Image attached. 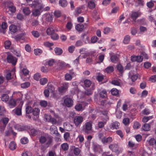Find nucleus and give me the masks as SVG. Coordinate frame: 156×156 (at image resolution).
<instances>
[{"mask_svg": "<svg viewBox=\"0 0 156 156\" xmlns=\"http://www.w3.org/2000/svg\"><path fill=\"white\" fill-rule=\"evenodd\" d=\"M111 94L114 96H117L119 94L118 90L116 88H113L111 91Z\"/></svg>", "mask_w": 156, "mask_h": 156, "instance_id": "c03bdc74", "label": "nucleus"}, {"mask_svg": "<svg viewBox=\"0 0 156 156\" xmlns=\"http://www.w3.org/2000/svg\"><path fill=\"white\" fill-rule=\"evenodd\" d=\"M84 27V25L83 24L79 23L77 24L75 26V29L78 31H81L83 30Z\"/></svg>", "mask_w": 156, "mask_h": 156, "instance_id": "a211bd4d", "label": "nucleus"}, {"mask_svg": "<svg viewBox=\"0 0 156 156\" xmlns=\"http://www.w3.org/2000/svg\"><path fill=\"white\" fill-rule=\"evenodd\" d=\"M82 6L81 7H78L75 10V15L78 16L79 14H80L82 12Z\"/></svg>", "mask_w": 156, "mask_h": 156, "instance_id": "8fccbe9b", "label": "nucleus"}, {"mask_svg": "<svg viewBox=\"0 0 156 156\" xmlns=\"http://www.w3.org/2000/svg\"><path fill=\"white\" fill-rule=\"evenodd\" d=\"M151 118V116H144L143 118L142 121L144 122H147Z\"/></svg>", "mask_w": 156, "mask_h": 156, "instance_id": "0e129e2a", "label": "nucleus"}, {"mask_svg": "<svg viewBox=\"0 0 156 156\" xmlns=\"http://www.w3.org/2000/svg\"><path fill=\"white\" fill-rule=\"evenodd\" d=\"M92 123L90 122H87L85 125V132L87 133H88V131L91 130L92 128Z\"/></svg>", "mask_w": 156, "mask_h": 156, "instance_id": "dca6fc26", "label": "nucleus"}, {"mask_svg": "<svg viewBox=\"0 0 156 156\" xmlns=\"http://www.w3.org/2000/svg\"><path fill=\"white\" fill-rule=\"evenodd\" d=\"M41 78V75L40 73H35L34 76V78L37 81H38Z\"/></svg>", "mask_w": 156, "mask_h": 156, "instance_id": "bf43d9fd", "label": "nucleus"}, {"mask_svg": "<svg viewBox=\"0 0 156 156\" xmlns=\"http://www.w3.org/2000/svg\"><path fill=\"white\" fill-rule=\"evenodd\" d=\"M23 13L25 15H29L30 12V10L29 8L27 7H25L23 9Z\"/></svg>", "mask_w": 156, "mask_h": 156, "instance_id": "bb28decb", "label": "nucleus"}, {"mask_svg": "<svg viewBox=\"0 0 156 156\" xmlns=\"http://www.w3.org/2000/svg\"><path fill=\"white\" fill-rule=\"evenodd\" d=\"M51 38L54 40H56L58 39L59 36L56 33H52V34H51Z\"/></svg>", "mask_w": 156, "mask_h": 156, "instance_id": "864d4df0", "label": "nucleus"}, {"mask_svg": "<svg viewBox=\"0 0 156 156\" xmlns=\"http://www.w3.org/2000/svg\"><path fill=\"white\" fill-rule=\"evenodd\" d=\"M73 77L70 74L67 73L65 76V80L67 81H70L72 80Z\"/></svg>", "mask_w": 156, "mask_h": 156, "instance_id": "a18cd8bd", "label": "nucleus"}, {"mask_svg": "<svg viewBox=\"0 0 156 156\" xmlns=\"http://www.w3.org/2000/svg\"><path fill=\"white\" fill-rule=\"evenodd\" d=\"M32 35L35 37L37 38L40 36L39 33L37 31L34 30L31 32Z\"/></svg>", "mask_w": 156, "mask_h": 156, "instance_id": "4d7b16f0", "label": "nucleus"}, {"mask_svg": "<svg viewBox=\"0 0 156 156\" xmlns=\"http://www.w3.org/2000/svg\"><path fill=\"white\" fill-rule=\"evenodd\" d=\"M110 59L112 62L115 63L118 61V58L117 56L113 55L111 56Z\"/></svg>", "mask_w": 156, "mask_h": 156, "instance_id": "ea45409f", "label": "nucleus"}, {"mask_svg": "<svg viewBox=\"0 0 156 156\" xmlns=\"http://www.w3.org/2000/svg\"><path fill=\"white\" fill-rule=\"evenodd\" d=\"M50 130V133L51 134H56L58 133L57 127L53 125L51 126Z\"/></svg>", "mask_w": 156, "mask_h": 156, "instance_id": "f8f14e48", "label": "nucleus"}, {"mask_svg": "<svg viewBox=\"0 0 156 156\" xmlns=\"http://www.w3.org/2000/svg\"><path fill=\"white\" fill-rule=\"evenodd\" d=\"M11 45V42L9 41H6L4 43V47L6 49L9 48Z\"/></svg>", "mask_w": 156, "mask_h": 156, "instance_id": "6e6d98bb", "label": "nucleus"}, {"mask_svg": "<svg viewBox=\"0 0 156 156\" xmlns=\"http://www.w3.org/2000/svg\"><path fill=\"white\" fill-rule=\"evenodd\" d=\"M83 118L82 116H76L74 117L73 121L75 125L77 126L82 123L83 121Z\"/></svg>", "mask_w": 156, "mask_h": 156, "instance_id": "20e7f679", "label": "nucleus"}, {"mask_svg": "<svg viewBox=\"0 0 156 156\" xmlns=\"http://www.w3.org/2000/svg\"><path fill=\"white\" fill-rule=\"evenodd\" d=\"M54 51L56 55H61L62 53V50L60 48H56L54 49Z\"/></svg>", "mask_w": 156, "mask_h": 156, "instance_id": "473e14b6", "label": "nucleus"}, {"mask_svg": "<svg viewBox=\"0 0 156 156\" xmlns=\"http://www.w3.org/2000/svg\"><path fill=\"white\" fill-rule=\"evenodd\" d=\"M16 145L14 141H11L9 144V148L12 150H13L16 148Z\"/></svg>", "mask_w": 156, "mask_h": 156, "instance_id": "7c9ffc66", "label": "nucleus"}, {"mask_svg": "<svg viewBox=\"0 0 156 156\" xmlns=\"http://www.w3.org/2000/svg\"><path fill=\"white\" fill-rule=\"evenodd\" d=\"M47 89L49 90L50 93H52L53 92L54 89L52 85L50 83H48L47 85Z\"/></svg>", "mask_w": 156, "mask_h": 156, "instance_id": "c9c22d12", "label": "nucleus"}, {"mask_svg": "<svg viewBox=\"0 0 156 156\" xmlns=\"http://www.w3.org/2000/svg\"><path fill=\"white\" fill-rule=\"evenodd\" d=\"M64 102L66 106L70 107L73 105V101L71 98H67L64 99Z\"/></svg>", "mask_w": 156, "mask_h": 156, "instance_id": "0eeeda50", "label": "nucleus"}, {"mask_svg": "<svg viewBox=\"0 0 156 156\" xmlns=\"http://www.w3.org/2000/svg\"><path fill=\"white\" fill-rule=\"evenodd\" d=\"M25 33H22L17 34L14 36V38L16 41H20V40H24L25 39L24 35Z\"/></svg>", "mask_w": 156, "mask_h": 156, "instance_id": "9d476101", "label": "nucleus"}, {"mask_svg": "<svg viewBox=\"0 0 156 156\" xmlns=\"http://www.w3.org/2000/svg\"><path fill=\"white\" fill-rule=\"evenodd\" d=\"M48 79L46 78H43L40 80V83L41 85H44L48 82Z\"/></svg>", "mask_w": 156, "mask_h": 156, "instance_id": "79ce46f5", "label": "nucleus"}, {"mask_svg": "<svg viewBox=\"0 0 156 156\" xmlns=\"http://www.w3.org/2000/svg\"><path fill=\"white\" fill-rule=\"evenodd\" d=\"M84 84L86 87H88L91 85V82L90 80H86L84 81Z\"/></svg>", "mask_w": 156, "mask_h": 156, "instance_id": "49530a36", "label": "nucleus"}, {"mask_svg": "<svg viewBox=\"0 0 156 156\" xmlns=\"http://www.w3.org/2000/svg\"><path fill=\"white\" fill-rule=\"evenodd\" d=\"M7 58L8 62L12 63L13 65L15 66L16 64L17 59L16 57L9 55L7 56Z\"/></svg>", "mask_w": 156, "mask_h": 156, "instance_id": "423d86ee", "label": "nucleus"}, {"mask_svg": "<svg viewBox=\"0 0 156 156\" xmlns=\"http://www.w3.org/2000/svg\"><path fill=\"white\" fill-rule=\"evenodd\" d=\"M88 7L90 9H93L95 8V4L94 2L93 1H89L88 3Z\"/></svg>", "mask_w": 156, "mask_h": 156, "instance_id": "b1692460", "label": "nucleus"}, {"mask_svg": "<svg viewBox=\"0 0 156 156\" xmlns=\"http://www.w3.org/2000/svg\"><path fill=\"white\" fill-rule=\"evenodd\" d=\"M119 126L120 123L117 121H115L112 124L111 128L112 129H117L119 128Z\"/></svg>", "mask_w": 156, "mask_h": 156, "instance_id": "f3484780", "label": "nucleus"}, {"mask_svg": "<svg viewBox=\"0 0 156 156\" xmlns=\"http://www.w3.org/2000/svg\"><path fill=\"white\" fill-rule=\"evenodd\" d=\"M151 129V125L148 123H145L143 125L141 128V130L148 131Z\"/></svg>", "mask_w": 156, "mask_h": 156, "instance_id": "ddd939ff", "label": "nucleus"}, {"mask_svg": "<svg viewBox=\"0 0 156 156\" xmlns=\"http://www.w3.org/2000/svg\"><path fill=\"white\" fill-rule=\"evenodd\" d=\"M117 69L121 73H122L124 71V69L122 66L120 64H119L116 66Z\"/></svg>", "mask_w": 156, "mask_h": 156, "instance_id": "f704fd0d", "label": "nucleus"}, {"mask_svg": "<svg viewBox=\"0 0 156 156\" xmlns=\"http://www.w3.org/2000/svg\"><path fill=\"white\" fill-rule=\"evenodd\" d=\"M80 150L78 147L75 148L74 149V154L76 155H78L80 153Z\"/></svg>", "mask_w": 156, "mask_h": 156, "instance_id": "680f3d73", "label": "nucleus"}, {"mask_svg": "<svg viewBox=\"0 0 156 156\" xmlns=\"http://www.w3.org/2000/svg\"><path fill=\"white\" fill-rule=\"evenodd\" d=\"M66 27L68 30H71L73 27L72 23L70 22H68L66 24Z\"/></svg>", "mask_w": 156, "mask_h": 156, "instance_id": "5fc2aeb1", "label": "nucleus"}, {"mask_svg": "<svg viewBox=\"0 0 156 156\" xmlns=\"http://www.w3.org/2000/svg\"><path fill=\"white\" fill-rule=\"evenodd\" d=\"M33 109L31 106H27L26 108V113L27 114H29L32 113Z\"/></svg>", "mask_w": 156, "mask_h": 156, "instance_id": "3c124183", "label": "nucleus"}, {"mask_svg": "<svg viewBox=\"0 0 156 156\" xmlns=\"http://www.w3.org/2000/svg\"><path fill=\"white\" fill-rule=\"evenodd\" d=\"M15 114L18 116L21 115L22 114V108L21 107H17L15 108L14 110Z\"/></svg>", "mask_w": 156, "mask_h": 156, "instance_id": "4be33fe9", "label": "nucleus"}, {"mask_svg": "<svg viewBox=\"0 0 156 156\" xmlns=\"http://www.w3.org/2000/svg\"><path fill=\"white\" fill-rule=\"evenodd\" d=\"M9 30L11 32L13 33L16 32L18 30L16 26L14 25H10L9 27Z\"/></svg>", "mask_w": 156, "mask_h": 156, "instance_id": "412c9836", "label": "nucleus"}, {"mask_svg": "<svg viewBox=\"0 0 156 156\" xmlns=\"http://www.w3.org/2000/svg\"><path fill=\"white\" fill-rule=\"evenodd\" d=\"M9 8V10L12 13H15L16 11V7L12 5H9L8 6Z\"/></svg>", "mask_w": 156, "mask_h": 156, "instance_id": "393cba45", "label": "nucleus"}, {"mask_svg": "<svg viewBox=\"0 0 156 156\" xmlns=\"http://www.w3.org/2000/svg\"><path fill=\"white\" fill-rule=\"evenodd\" d=\"M53 19V17L52 15L48 14L46 15V20L48 22H51Z\"/></svg>", "mask_w": 156, "mask_h": 156, "instance_id": "603ef678", "label": "nucleus"}, {"mask_svg": "<svg viewBox=\"0 0 156 156\" xmlns=\"http://www.w3.org/2000/svg\"><path fill=\"white\" fill-rule=\"evenodd\" d=\"M29 6L34 8H38L41 10L42 11H48L49 10L50 8L49 6H47L44 8V5H42L37 1H34L32 2V4H29Z\"/></svg>", "mask_w": 156, "mask_h": 156, "instance_id": "f03ea898", "label": "nucleus"}, {"mask_svg": "<svg viewBox=\"0 0 156 156\" xmlns=\"http://www.w3.org/2000/svg\"><path fill=\"white\" fill-rule=\"evenodd\" d=\"M61 147L62 149L65 151L67 150L69 147V145L66 143L62 144Z\"/></svg>", "mask_w": 156, "mask_h": 156, "instance_id": "c756f323", "label": "nucleus"}, {"mask_svg": "<svg viewBox=\"0 0 156 156\" xmlns=\"http://www.w3.org/2000/svg\"><path fill=\"white\" fill-rule=\"evenodd\" d=\"M75 109L78 111H80L83 110L82 105L81 104L78 103L75 106Z\"/></svg>", "mask_w": 156, "mask_h": 156, "instance_id": "72a5a7b5", "label": "nucleus"}, {"mask_svg": "<svg viewBox=\"0 0 156 156\" xmlns=\"http://www.w3.org/2000/svg\"><path fill=\"white\" fill-rule=\"evenodd\" d=\"M8 104L10 108H13L16 105V101L14 99H10L9 101Z\"/></svg>", "mask_w": 156, "mask_h": 156, "instance_id": "2eb2a0df", "label": "nucleus"}, {"mask_svg": "<svg viewBox=\"0 0 156 156\" xmlns=\"http://www.w3.org/2000/svg\"><path fill=\"white\" fill-rule=\"evenodd\" d=\"M87 52V49L86 48H83L79 50V52L81 54H83Z\"/></svg>", "mask_w": 156, "mask_h": 156, "instance_id": "69168bd1", "label": "nucleus"}, {"mask_svg": "<svg viewBox=\"0 0 156 156\" xmlns=\"http://www.w3.org/2000/svg\"><path fill=\"white\" fill-rule=\"evenodd\" d=\"M53 141L52 137L48 136L46 137L41 136L39 139V142L41 144H45V146L48 148L52 145Z\"/></svg>", "mask_w": 156, "mask_h": 156, "instance_id": "f257e3e1", "label": "nucleus"}, {"mask_svg": "<svg viewBox=\"0 0 156 156\" xmlns=\"http://www.w3.org/2000/svg\"><path fill=\"white\" fill-rule=\"evenodd\" d=\"M46 33L48 35H50L52 34V33L55 32V30L54 29L53 27L51 26L49 27L47 29L46 31Z\"/></svg>", "mask_w": 156, "mask_h": 156, "instance_id": "aec40b11", "label": "nucleus"}, {"mask_svg": "<svg viewBox=\"0 0 156 156\" xmlns=\"http://www.w3.org/2000/svg\"><path fill=\"white\" fill-rule=\"evenodd\" d=\"M9 121V119L7 117H3L0 120V123L6 126Z\"/></svg>", "mask_w": 156, "mask_h": 156, "instance_id": "4468645a", "label": "nucleus"}, {"mask_svg": "<svg viewBox=\"0 0 156 156\" xmlns=\"http://www.w3.org/2000/svg\"><path fill=\"white\" fill-rule=\"evenodd\" d=\"M14 127L16 129L19 131H22L25 129V127L24 126L18 124L14 126Z\"/></svg>", "mask_w": 156, "mask_h": 156, "instance_id": "a878e982", "label": "nucleus"}, {"mask_svg": "<svg viewBox=\"0 0 156 156\" xmlns=\"http://www.w3.org/2000/svg\"><path fill=\"white\" fill-rule=\"evenodd\" d=\"M29 133L32 136H35L37 134L38 131L37 129H33L30 130Z\"/></svg>", "mask_w": 156, "mask_h": 156, "instance_id": "58836bf2", "label": "nucleus"}, {"mask_svg": "<svg viewBox=\"0 0 156 156\" xmlns=\"http://www.w3.org/2000/svg\"><path fill=\"white\" fill-rule=\"evenodd\" d=\"M5 110L4 107L2 106H0V115H3L5 113Z\"/></svg>", "mask_w": 156, "mask_h": 156, "instance_id": "052dcab7", "label": "nucleus"}, {"mask_svg": "<svg viewBox=\"0 0 156 156\" xmlns=\"http://www.w3.org/2000/svg\"><path fill=\"white\" fill-rule=\"evenodd\" d=\"M20 141L22 144H25L28 143V140L27 138L24 137L21 139Z\"/></svg>", "mask_w": 156, "mask_h": 156, "instance_id": "774afa93", "label": "nucleus"}, {"mask_svg": "<svg viewBox=\"0 0 156 156\" xmlns=\"http://www.w3.org/2000/svg\"><path fill=\"white\" fill-rule=\"evenodd\" d=\"M140 124L139 122H134L133 127L134 129H137L140 127Z\"/></svg>", "mask_w": 156, "mask_h": 156, "instance_id": "de8ad7c7", "label": "nucleus"}, {"mask_svg": "<svg viewBox=\"0 0 156 156\" xmlns=\"http://www.w3.org/2000/svg\"><path fill=\"white\" fill-rule=\"evenodd\" d=\"M42 52V50L39 48L35 49L34 50V53L36 55H40Z\"/></svg>", "mask_w": 156, "mask_h": 156, "instance_id": "09e8293b", "label": "nucleus"}, {"mask_svg": "<svg viewBox=\"0 0 156 156\" xmlns=\"http://www.w3.org/2000/svg\"><path fill=\"white\" fill-rule=\"evenodd\" d=\"M9 96L7 94H4L1 97L2 100L5 102L9 100Z\"/></svg>", "mask_w": 156, "mask_h": 156, "instance_id": "c85d7f7f", "label": "nucleus"}, {"mask_svg": "<svg viewBox=\"0 0 156 156\" xmlns=\"http://www.w3.org/2000/svg\"><path fill=\"white\" fill-rule=\"evenodd\" d=\"M130 36L129 35H126L124 38L123 42L125 44H128L130 41Z\"/></svg>", "mask_w": 156, "mask_h": 156, "instance_id": "4c0bfd02", "label": "nucleus"}, {"mask_svg": "<svg viewBox=\"0 0 156 156\" xmlns=\"http://www.w3.org/2000/svg\"><path fill=\"white\" fill-rule=\"evenodd\" d=\"M81 55H80L77 58L73 61L74 64L76 66H77L80 64V58Z\"/></svg>", "mask_w": 156, "mask_h": 156, "instance_id": "13d9d810", "label": "nucleus"}, {"mask_svg": "<svg viewBox=\"0 0 156 156\" xmlns=\"http://www.w3.org/2000/svg\"><path fill=\"white\" fill-rule=\"evenodd\" d=\"M40 11L41 10L40 9H35L32 12L33 15L35 16H37L38 15H39L41 14Z\"/></svg>", "mask_w": 156, "mask_h": 156, "instance_id": "37998d69", "label": "nucleus"}, {"mask_svg": "<svg viewBox=\"0 0 156 156\" xmlns=\"http://www.w3.org/2000/svg\"><path fill=\"white\" fill-rule=\"evenodd\" d=\"M114 68L112 66H109L106 68L104 70V72L108 73L113 72L114 70Z\"/></svg>", "mask_w": 156, "mask_h": 156, "instance_id": "5701e85b", "label": "nucleus"}, {"mask_svg": "<svg viewBox=\"0 0 156 156\" xmlns=\"http://www.w3.org/2000/svg\"><path fill=\"white\" fill-rule=\"evenodd\" d=\"M142 113L144 115H149L150 112L149 109L145 108L142 111Z\"/></svg>", "mask_w": 156, "mask_h": 156, "instance_id": "338daca9", "label": "nucleus"}, {"mask_svg": "<svg viewBox=\"0 0 156 156\" xmlns=\"http://www.w3.org/2000/svg\"><path fill=\"white\" fill-rule=\"evenodd\" d=\"M113 141L112 138L111 137H105L104 139L102 140V143L103 144H110Z\"/></svg>", "mask_w": 156, "mask_h": 156, "instance_id": "9b49d317", "label": "nucleus"}, {"mask_svg": "<svg viewBox=\"0 0 156 156\" xmlns=\"http://www.w3.org/2000/svg\"><path fill=\"white\" fill-rule=\"evenodd\" d=\"M68 85L69 83H63L62 87H58V90L59 92L61 93H63L68 88Z\"/></svg>", "mask_w": 156, "mask_h": 156, "instance_id": "1a4fd4ad", "label": "nucleus"}, {"mask_svg": "<svg viewBox=\"0 0 156 156\" xmlns=\"http://www.w3.org/2000/svg\"><path fill=\"white\" fill-rule=\"evenodd\" d=\"M109 148L112 151L119 154L122 152V150L121 148H119L118 144L114 143L109 144Z\"/></svg>", "mask_w": 156, "mask_h": 156, "instance_id": "7ed1b4c3", "label": "nucleus"}, {"mask_svg": "<svg viewBox=\"0 0 156 156\" xmlns=\"http://www.w3.org/2000/svg\"><path fill=\"white\" fill-rule=\"evenodd\" d=\"M99 95L101 98H105L107 97V93L105 89L101 90L99 93Z\"/></svg>", "mask_w": 156, "mask_h": 156, "instance_id": "6ab92c4d", "label": "nucleus"}, {"mask_svg": "<svg viewBox=\"0 0 156 156\" xmlns=\"http://www.w3.org/2000/svg\"><path fill=\"white\" fill-rule=\"evenodd\" d=\"M109 119V117L108 116H102L101 117V120L105 123H106L107 121Z\"/></svg>", "mask_w": 156, "mask_h": 156, "instance_id": "e2e57ef3", "label": "nucleus"}, {"mask_svg": "<svg viewBox=\"0 0 156 156\" xmlns=\"http://www.w3.org/2000/svg\"><path fill=\"white\" fill-rule=\"evenodd\" d=\"M143 58L141 55H132L131 57V60L132 62H140L143 61Z\"/></svg>", "mask_w": 156, "mask_h": 156, "instance_id": "39448f33", "label": "nucleus"}, {"mask_svg": "<svg viewBox=\"0 0 156 156\" xmlns=\"http://www.w3.org/2000/svg\"><path fill=\"white\" fill-rule=\"evenodd\" d=\"M32 112L34 115H38L40 113V109L38 108H35L32 110Z\"/></svg>", "mask_w": 156, "mask_h": 156, "instance_id": "2f4dec72", "label": "nucleus"}, {"mask_svg": "<svg viewBox=\"0 0 156 156\" xmlns=\"http://www.w3.org/2000/svg\"><path fill=\"white\" fill-rule=\"evenodd\" d=\"M59 4L61 6L65 7L67 5V2L66 0H60Z\"/></svg>", "mask_w": 156, "mask_h": 156, "instance_id": "e433bc0d", "label": "nucleus"}, {"mask_svg": "<svg viewBox=\"0 0 156 156\" xmlns=\"http://www.w3.org/2000/svg\"><path fill=\"white\" fill-rule=\"evenodd\" d=\"M141 14V13L140 12H131V17L133 21H135Z\"/></svg>", "mask_w": 156, "mask_h": 156, "instance_id": "6e6552de", "label": "nucleus"}, {"mask_svg": "<svg viewBox=\"0 0 156 156\" xmlns=\"http://www.w3.org/2000/svg\"><path fill=\"white\" fill-rule=\"evenodd\" d=\"M48 118L49 119V121L53 125H55L57 123L56 120L54 118H51V116H47V118H46L47 120H48Z\"/></svg>", "mask_w": 156, "mask_h": 156, "instance_id": "cd10ccee", "label": "nucleus"}, {"mask_svg": "<svg viewBox=\"0 0 156 156\" xmlns=\"http://www.w3.org/2000/svg\"><path fill=\"white\" fill-rule=\"evenodd\" d=\"M30 85L29 82H26L21 84V87L23 88H26L29 87Z\"/></svg>", "mask_w": 156, "mask_h": 156, "instance_id": "a19ab883", "label": "nucleus"}]
</instances>
